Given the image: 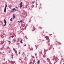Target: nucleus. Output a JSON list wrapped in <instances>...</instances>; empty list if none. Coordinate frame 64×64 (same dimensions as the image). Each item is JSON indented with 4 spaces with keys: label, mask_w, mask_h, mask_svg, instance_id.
<instances>
[{
    "label": "nucleus",
    "mask_w": 64,
    "mask_h": 64,
    "mask_svg": "<svg viewBox=\"0 0 64 64\" xmlns=\"http://www.w3.org/2000/svg\"><path fill=\"white\" fill-rule=\"evenodd\" d=\"M7 4H6V6L5 8H4V12H6V9L7 8Z\"/></svg>",
    "instance_id": "1"
},
{
    "label": "nucleus",
    "mask_w": 64,
    "mask_h": 64,
    "mask_svg": "<svg viewBox=\"0 0 64 64\" xmlns=\"http://www.w3.org/2000/svg\"><path fill=\"white\" fill-rule=\"evenodd\" d=\"M4 22L5 23L4 24V25L3 26H6V21L5 19L4 20Z\"/></svg>",
    "instance_id": "2"
},
{
    "label": "nucleus",
    "mask_w": 64,
    "mask_h": 64,
    "mask_svg": "<svg viewBox=\"0 0 64 64\" xmlns=\"http://www.w3.org/2000/svg\"><path fill=\"white\" fill-rule=\"evenodd\" d=\"M20 8H22V2H21L20 3Z\"/></svg>",
    "instance_id": "3"
},
{
    "label": "nucleus",
    "mask_w": 64,
    "mask_h": 64,
    "mask_svg": "<svg viewBox=\"0 0 64 64\" xmlns=\"http://www.w3.org/2000/svg\"><path fill=\"white\" fill-rule=\"evenodd\" d=\"M14 10H15V11H16V10L15 9V8H13L12 10V12H13Z\"/></svg>",
    "instance_id": "4"
},
{
    "label": "nucleus",
    "mask_w": 64,
    "mask_h": 64,
    "mask_svg": "<svg viewBox=\"0 0 64 64\" xmlns=\"http://www.w3.org/2000/svg\"><path fill=\"white\" fill-rule=\"evenodd\" d=\"M45 38H46V39H48V40H49V38L47 36H46L45 37Z\"/></svg>",
    "instance_id": "5"
},
{
    "label": "nucleus",
    "mask_w": 64,
    "mask_h": 64,
    "mask_svg": "<svg viewBox=\"0 0 64 64\" xmlns=\"http://www.w3.org/2000/svg\"><path fill=\"white\" fill-rule=\"evenodd\" d=\"M57 58L54 57V58L53 60H57Z\"/></svg>",
    "instance_id": "6"
},
{
    "label": "nucleus",
    "mask_w": 64,
    "mask_h": 64,
    "mask_svg": "<svg viewBox=\"0 0 64 64\" xmlns=\"http://www.w3.org/2000/svg\"><path fill=\"white\" fill-rule=\"evenodd\" d=\"M1 37H5V34H3V35H2V36H1Z\"/></svg>",
    "instance_id": "7"
},
{
    "label": "nucleus",
    "mask_w": 64,
    "mask_h": 64,
    "mask_svg": "<svg viewBox=\"0 0 64 64\" xmlns=\"http://www.w3.org/2000/svg\"><path fill=\"white\" fill-rule=\"evenodd\" d=\"M40 60H38V64H39V63H40Z\"/></svg>",
    "instance_id": "8"
},
{
    "label": "nucleus",
    "mask_w": 64,
    "mask_h": 64,
    "mask_svg": "<svg viewBox=\"0 0 64 64\" xmlns=\"http://www.w3.org/2000/svg\"><path fill=\"white\" fill-rule=\"evenodd\" d=\"M22 21H23V20H22V21L20 20L19 22L18 21V22L19 23H20V22H23V23H24V22H22Z\"/></svg>",
    "instance_id": "9"
},
{
    "label": "nucleus",
    "mask_w": 64,
    "mask_h": 64,
    "mask_svg": "<svg viewBox=\"0 0 64 64\" xmlns=\"http://www.w3.org/2000/svg\"><path fill=\"white\" fill-rule=\"evenodd\" d=\"M13 19H14L15 18V15L14 14H13Z\"/></svg>",
    "instance_id": "10"
},
{
    "label": "nucleus",
    "mask_w": 64,
    "mask_h": 64,
    "mask_svg": "<svg viewBox=\"0 0 64 64\" xmlns=\"http://www.w3.org/2000/svg\"><path fill=\"white\" fill-rule=\"evenodd\" d=\"M33 30L32 31H34V30H35V28H34V27H33Z\"/></svg>",
    "instance_id": "11"
},
{
    "label": "nucleus",
    "mask_w": 64,
    "mask_h": 64,
    "mask_svg": "<svg viewBox=\"0 0 64 64\" xmlns=\"http://www.w3.org/2000/svg\"><path fill=\"white\" fill-rule=\"evenodd\" d=\"M8 42L9 43V44L10 45V41H8Z\"/></svg>",
    "instance_id": "12"
},
{
    "label": "nucleus",
    "mask_w": 64,
    "mask_h": 64,
    "mask_svg": "<svg viewBox=\"0 0 64 64\" xmlns=\"http://www.w3.org/2000/svg\"><path fill=\"white\" fill-rule=\"evenodd\" d=\"M22 41H23V40H21V41H20L21 43H22Z\"/></svg>",
    "instance_id": "13"
},
{
    "label": "nucleus",
    "mask_w": 64,
    "mask_h": 64,
    "mask_svg": "<svg viewBox=\"0 0 64 64\" xmlns=\"http://www.w3.org/2000/svg\"><path fill=\"white\" fill-rule=\"evenodd\" d=\"M23 54H24V52L23 53V54H22V55L23 56H24L23 55Z\"/></svg>",
    "instance_id": "14"
},
{
    "label": "nucleus",
    "mask_w": 64,
    "mask_h": 64,
    "mask_svg": "<svg viewBox=\"0 0 64 64\" xmlns=\"http://www.w3.org/2000/svg\"><path fill=\"white\" fill-rule=\"evenodd\" d=\"M10 21H12V18H11L10 20Z\"/></svg>",
    "instance_id": "15"
},
{
    "label": "nucleus",
    "mask_w": 64,
    "mask_h": 64,
    "mask_svg": "<svg viewBox=\"0 0 64 64\" xmlns=\"http://www.w3.org/2000/svg\"><path fill=\"white\" fill-rule=\"evenodd\" d=\"M14 36H11V37H14Z\"/></svg>",
    "instance_id": "16"
},
{
    "label": "nucleus",
    "mask_w": 64,
    "mask_h": 64,
    "mask_svg": "<svg viewBox=\"0 0 64 64\" xmlns=\"http://www.w3.org/2000/svg\"><path fill=\"white\" fill-rule=\"evenodd\" d=\"M10 7H11V6H10V5H9L8 6V7H9V8H10Z\"/></svg>",
    "instance_id": "17"
},
{
    "label": "nucleus",
    "mask_w": 64,
    "mask_h": 64,
    "mask_svg": "<svg viewBox=\"0 0 64 64\" xmlns=\"http://www.w3.org/2000/svg\"><path fill=\"white\" fill-rule=\"evenodd\" d=\"M58 43H59V44H60V45L61 44V43H60V42H58Z\"/></svg>",
    "instance_id": "18"
},
{
    "label": "nucleus",
    "mask_w": 64,
    "mask_h": 64,
    "mask_svg": "<svg viewBox=\"0 0 64 64\" xmlns=\"http://www.w3.org/2000/svg\"><path fill=\"white\" fill-rule=\"evenodd\" d=\"M26 44H25L24 45V46H26Z\"/></svg>",
    "instance_id": "19"
},
{
    "label": "nucleus",
    "mask_w": 64,
    "mask_h": 64,
    "mask_svg": "<svg viewBox=\"0 0 64 64\" xmlns=\"http://www.w3.org/2000/svg\"><path fill=\"white\" fill-rule=\"evenodd\" d=\"M13 50H14V51H15V49H14V48H13Z\"/></svg>",
    "instance_id": "20"
},
{
    "label": "nucleus",
    "mask_w": 64,
    "mask_h": 64,
    "mask_svg": "<svg viewBox=\"0 0 64 64\" xmlns=\"http://www.w3.org/2000/svg\"><path fill=\"white\" fill-rule=\"evenodd\" d=\"M31 63H32V62H30V64H31Z\"/></svg>",
    "instance_id": "21"
},
{
    "label": "nucleus",
    "mask_w": 64,
    "mask_h": 64,
    "mask_svg": "<svg viewBox=\"0 0 64 64\" xmlns=\"http://www.w3.org/2000/svg\"><path fill=\"white\" fill-rule=\"evenodd\" d=\"M18 11L19 12V13L20 12V11L18 10Z\"/></svg>",
    "instance_id": "22"
},
{
    "label": "nucleus",
    "mask_w": 64,
    "mask_h": 64,
    "mask_svg": "<svg viewBox=\"0 0 64 64\" xmlns=\"http://www.w3.org/2000/svg\"><path fill=\"white\" fill-rule=\"evenodd\" d=\"M26 8H27V5H26Z\"/></svg>",
    "instance_id": "23"
},
{
    "label": "nucleus",
    "mask_w": 64,
    "mask_h": 64,
    "mask_svg": "<svg viewBox=\"0 0 64 64\" xmlns=\"http://www.w3.org/2000/svg\"><path fill=\"white\" fill-rule=\"evenodd\" d=\"M34 62V63L32 64H34V62Z\"/></svg>",
    "instance_id": "24"
},
{
    "label": "nucleus",
    "mask_w": 64,
    "mask_h": 64,
    "mask_svg": "<svg viewBox=\"0 0 64 64\" xmlns=\"http://www.w3.org/2000/svg\"><path fill=\"white\" fill-rule=\"evenodd\" d=\"M16 8H17V6H16Z\"/></svg>",
    "instance_id": "25"
},
{
    "label": "nucleus",
    "mask_w": 64,
    "mask_h": 64,
    "mask_svg": "<svg viewBox=\"0 0 64 64\" xmlns=\"http://www.w3.org/2000/svg\"><path fill=\"white\" fill-rule=\"evenodd\" d=\"M18 54H20V52H19Z\"/></svg>",
    "instance_id": "26"
},
{
    "label": "nucleus",
    "mask_w": 64,
    "mask_h": 64,
    "mask_svg": "<svg viewBox=\"0 0 64 64\" xmlns=\"http://www.w3.org/2000/svg\"><path fill=\"white\" fill-rule=\"evenodd\" d=\"M33 4H34V2H32Z\"/></svg>",
    "instance_id": "27"
},
{
    "label": "nucleus",
    "mask_w": 64,
    "mask_h": 64,
    "mask_svg": "<svg viewBox=\"0 0 64 64\" xmlns=\"http://www.w3.org/2000/svg\"><path fill=\"white\" fill-rule=\"evenodd\" d=\"M10 51H9V53H10Z\"/></svg>",
    "instance_id": "28"
},
{
    "label": "nucleus",
    "mask_w": 64,
    "mask_h": 64,
    "mask_svg": "<svg viewBox=\"0 0 64 64\" xmlns=\"http://www.w3.org/2000/svg\"><path fill=\"white\" fill-rule=\"evenodd\" d=\"M23 20V21H22V22H24V20Z\"/></svg>",
    "instance_id": "29"
},
{
    "label": "nucleus",
    "mask_w": 64,
    "mask_h": 64,
    "mask_svg": "<svg viewBox=\"0 0 64 64\" xmlns=\"http://www.w3.org/2000/svg\"><path fill=\"white\" fill-rule=\"evenodd\" d=\"M37 55V54H35V55Z\"/></svg>",
    "instance_id": "30"
},
{
    "label": "nucleus",
    "mask_w": 64,
    "mask_h": 64,
    "mask_svg": "<svg viewBox=\"0 0 64 64\" xmlns=\"http://www.w3.org/2000/svg\"><path fill=\"white\" fill-rule=\"evenodd\" d=\"M14 42H15V41H14Z\"/></svg>",
    "instance_id": "31"
},
{
    "label": "nucleus",
    "mask_w": 64,
    "mask_h": 64,
    "mask_svg": "<svg viewBox=\"0 0 64 64\" xmlns=\"http://www.w3.org/2000/svg\"><path fill=\"white\" fill-rule=\"evenodd\" d=\"M20 60H21V59H20Z\"/></svg>",
    "instance_id": "32"
},
{
    "label": "nucleus",
    "mask_w": 64,
    "mask_h": 64,
    "mask_svg": "<svg viewBox=\"0 0 64 64\" xmlns=\"http://www.w3.org/2000/svg\"><path fill=\"white\" fill-rule=\"evenodd\" d=\"M1 50H3V49H2V48H1Z\"/></svg>",
    "instance_id": "33"
},
{
    "label": "nucleus",
    "mask_w": 64,
    "mask_h": 64,
    "mask_svg": "<svg viewBox=\"0 0 64 64\" xmlns=\"http://www.w3.org/2000/svg\"><path fill=\"white\" fill-rule=\"evenodd\" d=\"M0 53H1V54H2V52H0Z\"/></svg>",
    "instance_id": "34"
},
{
    "label": "nucleus",
    "mask_w": 64,
    "mask_h": 64,
    "mask_svg": "<svg viewBox=\"0 0 64 64\" xmlns=\"http://www.w3.org/2000/svg\"><path fill=\"white\" fill-rule=\"evenodd\" d=\"M16 53L17 52H16Z\"/></svg>",
    "instance_id": "35"
},
{
    "label": "nucleus",
    "mask_w": 64,
    "mask_h": 64,
    "mask_svg": "<svg viewBox=\"0 0 64 64\" xmlns=\"http://www.w3.org/2000/svg\"><path fill=\"white\" fill-rule=\"evenodd\" d=\"M28 4H29V3H28Z\"/></svg>",
    "instance_id": "36"
},
{
    "label": "nucleus",
    "mask_w": 64,
    "mask_h": 64,
    "mask_svg": "<svg viewBox=\"0 0 64 64\" xmlns=\"http://www.w3.org/2000/svg\"><path fill=\"white\" fill-rule=\"evenodd\" d=\"M12 58H13V57H12Z\"/></svg>",
    "instance_id": "37"
}]
</instances>
